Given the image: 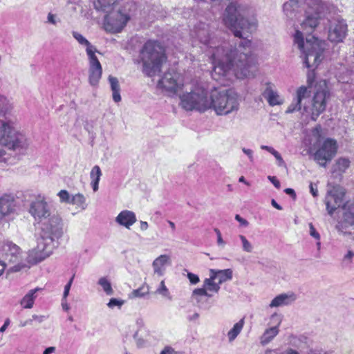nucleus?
Instances as JSON below:
<instances>
[{
    "instance_id": "obj_1",
    "label": "nucleus",
    "mask_w": 354,
    "mask_h": 354,
    "mask_svg": "<svg viewBox=\"0 0 354 354\" xmlns=\"http://www.w3.org/2000/svg\"><path fill=\"white\" fill-rule=\"evenodd\" d=\"M195 33L201 43L212 49L209 53L213 64L211 75L214 80H222L231 71L239 79L255 76L257 67L254 57L251 54L250 40L243 39L234 49L225 42L216 46V40L210 38L209 26L204 23L196 26Z\"/></svg>"
},
{
    "instance_id": "obj_2",
    "label": "nucleus",
    "mask_w": 354,
    "mask_h": 354,
    "mask_svg": "<svg viewBox=\"0 0 354 354\" xmlns=\"http://www.w3.org/2000/svg\"><path fill=\"white\" fill-rule=\"evenodd\" d=\"M39 236L37 246L29 251L28 261L37 263L48 257L56 247L55 243L64 234V222L57 213L39 223Z\"/></svg>"
},
{
    "instance_id": "obj_3",
    "label": "nucleus",
    "mask_w": 354,
    "mask_h": 354,
    "mask_svg": "<svg viewBox=\"0 0 354 354\" xmlns=\"http://www.w3.org/2000/svg\"><path fill=\"white\" fill-rule=\"evenodd\" d=\"M142 72L149 77L158 74L162 65L166 62L164 46L157 41H147L140 51Z\"/></svg>"
},
{
    "instance_id": "obj_4",
    "label": "nucleus",
    "mask_w": 354,
    "mask_h": 354,
    "mask_svg": "<svg viewBox=\"0 0 354 354\" xmlns=\"http://www.w3.org/2000/svg\"><path fill=\"white\" fill-rule=\"evenodd\" d=\"M246 9L236 2L231 3L226 8L223 14V21L239 38H244L246 32H252L256 28L255 21H249L245 18Z\"/></svg>"
},
{
    "instance_id": "obj_5",
    "label": "nucleus",
    "mask_w": 354,
    "mask_h": 354,
    "mask_svg": "<svg viewBox=\"0 0 354 354\" xmlns=\"http://www.w3.org/2000/svg\"><path fill=\"white\" fill-rule=\"evenodd\" d=\"M294 41L303 53L305 66L307 68H316L324 58L323 53L326 46L325 41L312 36L306 37L304 42L299 30H296Z\"/></svg>"
},
{
    "instance_id": "obj_6",
    "label": "nucleus",
    "mask_w": 354,
    "mask_h": 354,
    "mask_svg": "<svg viewBox=\"0 0 354 354\" xmlns=\"http://www.w3.org/2000/svg\"><path fill=\"white\" fill-rule=\"evenodd\" d=\"M209 109L218 115H227L237 112L240 106L239 94L232 89L213 91L209 97Z\"/></svg>"
},
{
    "instance_id": "obj_7",
    "label": "nucleus",
    "mask_w": 354,
    "mask_h": 354,
    "mask_svg": "<svg viewBox=\"0 0 354 354\" xmlns=\"http://www.w3.org/2000/svg\"><path fill=\"white\" fill-rule=\"evenodd\" d=\"M13 124L10 120L0 121V162L4 159L6 149L16 150L28 146L25 136L18 133Z\"/></svg>"
},
{
    "instance_id": "obj_8",
    "label": "nucleus",
    "mask_w": 354,
    "mask_h": 354,
    "mask_svg": "<svg viewBox=\"0 0 354 354\" xmlns=\"http://www.w3.org/2000/svg\"><path fill=\"white\" fill-rule=\"evenodd\" d=\"M180 106L187 111L196 110L204 112L209 109V98L207 96V91L203 86H192L188 91L179 95Z\"/></svg>"
},
{
    "instance_id": "obj_9",
    "label": "nucleus",
    "mask_w": 354,
    "mask_h": 354,
    "mask_svg": "<svg viewBox=\"0 0 354 354\" xmlns=\"http://www.w3.org/2000/svg\"><path fill=\"white\" fill-rule=\"evenodd\" d=\"M326 7L321 0H310L308 3L306 19L301 24V29L303 37H310V35L317 26L322 16L324 14Z\"/></svg>"
},
{
    "instance_id": "obj_10",
    "label": "nucleus",
    "mask_w": 354,
    "mask_h": 354,
    "mask_svg": "<svg viewBox=\"0 0 354 354\" xmlns=\"http://www.w3.org/2000/svg\"><path fill=\"white\" fill-rule=\"evenodd\" d=\"M2 250L5 259L14 265L10 268V272H19L22 268L27 267L28 264H34L28 261L29 252L26 259H24L21 249L12 241H5Z\"/></svg>"
},
{
    "instance_id": "obj_11",
    "label": "nucleus",
    "mask_w": 354,
    "mask_h": 354,
    "mask_svg": "<svg viewBox=\"0 0 354 354\" xmlns=\"http://www.w3.org/2000/svg\"><path fill=\"white\" fill-rule=\"evenodd\" d=\"M330 97V92L324 82L317 88L312 99V107L310 109V118L315 121L319 115L322 113L326 107L327 100Z\"/></svg>"
},
{
    "instance_id": "obj_12",
    "label": "nucleus",
    "mask_w": 354,
    "mask_h": 354,
    "mask_svg": "<svg viewBox=\"0 0 354 354\" xmlns=\"http://www.w3.org/2000/svg\"><path fill=\"white\" fill-rule=\"evenodd\" d=\"M29 213L38 224L55 214L51 211L50 206L45 197L41 195H39L35 200L31 201Z\"/></svg>"
},
{
    "instance_id": "obj_13",
    "label": "nucleus",
    "mask_w": 354,
    "mask_h": 354,
    "mask_svg": "<svg viewBox=\"0 0 354 354\" xmlns=\"http://www.w3.org/2000/svg\"><path fill=\"white\" fill-rule=\"evenodd\" d=\"M337 151L335 140L326 138L320 147L314 153V160L323 167H326L327 162H330Z\"/></svg>"
},
{
    "instance_id": "obj_14",
    "label": "nucleus",
    "mask_w": 354,
    "mask_h": 354,
    "mask_svg": "<svg viewBox=\"0 0 354 354\" xmlns=\"http://www.w3.org/2000/svg\"><path fill=\"white\" fill-rule=\"evenodd\" d=\"M344 210L342 220L336 229L343 234L354 233V200L348 201L342 205Z\"/></svg>"
},
{
    "instance_id": "obj_15",
    "label": "nucleus",
    "mask_w": 354,
    "mask_h": 354,
    "mask_svg": "<svg viewBox=\"0 0 354 354\" xmlns=\"http://www.w3.org/2000/svg\"><path fill=\"white\" fill-rule=\"evenodd\" d=\"M129 19V15L123 13L120 10L113 12L105 17L104 28L106 32H120L127 25Z\"/></svg>"
},
{
    "instance_id": "obj_16",
    "label": "nucleus",
    "mask_w": 354,
    "mask_h": 354,
    "mask_svg": "<svg viewBox=\"0 0 354 354\" xmlns=\"http://www.w3.org/2000/svg\"><path fill=\"white\" fill-rule=\"evenodd\" d=\"M344 196V188L339 185L334 186L328 191L325 198V204L330 215H332L337 208L343 205Z\"/></svg>"
},
{
    "instance_id": "obj_17",
    "label": "nucleus",
    "mask_w": 354,
    "mask_h": 354,
    "mask_svg": "<svg viewBox=\"0 0 354 354\" xmlns=\"http://www.w3.org/2000/svg\"><path fill=\"white\" fill-rule=\"evenodd\" d=\"M158 86L165 89L166 91L176 93L183 84L180 79L178 73L174 71H169L165 73L163 77L159 80Z\"/></svg>"
},
{
    "instance_id": "obj_18",
    "label": "nucleus",
    "mask_w": 354,
    "mask_h": 354,
    "mask_svg": "<svg viewBox=\"0 0 354 354\" xmlns=\"http://www.w3.org/2000/svg\"><path fill=\"white\" fill-rule=\"evenodd\" d=\"M310 96V91L305 86L299 87L296 91V95L291 104L288 106L286 113H292L295 111H301L302 114L308 112L306 106L302 107V101Z\"/></svg>"
},
{
    "instance_id": "obj_19",
    "label": "nucleus",
    "mask_w": 354,
    "mask_h": 354,
    "mask_svg": "<svg viewBox=\"0 0 354 354\" xmlns=\"http://www.w3.org/2000/svg\"><path fill=\"white\" fill-rule=\"evenodd\" d=\"M262 86L261 95L267 100L270 106H274L283 103V99L279 95L273 83L266 82Z\"/></svg>"
},
{
    "instance_id": "obj_20",
    "label": "nucleus",
    "mask_w": 354,
    "mask_h": 354,
    "mask_svg": "<svg viewBox=\"0 0 354 354\" xmlns=\"http://www.w3.org/2000/svg\"><path fill=\"white\" fill-rule=\"evenodd\" d=\"M347 25L343 19H336L330 25L328 31V39L332 42L342 41L346 37Z\"/></svg>"
},
{
    "instance_id": "obj_21",
    "label": "nucleus",
    "mask_w": 354,
    "mask_h": 354,
    "mask_svg": "<svg viewBox=\"0 0 354 354\" xmlns=\"http://www.w3.org/2000/svg\"><path fill=\"white\" fill-rule=\"evenodd\" d=\"M89 60V82L92 86L97 85L102 73V68L95 53L88 55Z\"/></svg>"
},
{
    "instance_id": "obj_22",
    "label": "nucleus",
    "mask_w": 354,
    "mask_h": 354,
    "mask_svg": "<svg viewBox=\"0 0 354 354\" xmlns=\"http://www.w3.org/2000/svg\"><path fill=\"white\" fill-rule=\"evenodd\" d=\"M17 210V202L12 195L4 194L0 197V219L8 216Z\"/></svg>"
},
{
    "instance_id": "obj_23",
    "label": "nucleus",
    "mask_w": 354,
    "mask_h": 354,
    "mask_svg": "<svg viewBox=\"0 0 354 354\" xmlns=\"http://www.w3.org/2000/svg\"><path fill=\"white\" fill-rule=\"evenodd\" d=\"M136 221V214L130 210H123L115 217V222L118 224L129 230Z\"/></svg>"
},
{
    "instance_id": "obj_24",
    "label": "nucleus",
    "mask_w": 354,
    "mask_h": 354,
    "mask_svg": "<svg viewBox=\"0 0 354 354\" xmlns=\"http://www.w3.org/2000/svg\"><path fill=\"white\" fill-rule=\"evenodd\" d=\"M171 264L170 257L167 254H162L158 257L152 263L153 272L159 277L163 276L166 266Z\"/></svg>"
},
{
    "instance_id": "obj_25",
    "label": "nucleus",
    "mask_w": 354,
    "mask_h": 354,
    "mask_svg": "<svg viewBox=\"0 0 354 354\" xmlns=\"http://www.w3.org/2000/svg\"><path fill=\"white\" fill-rule=\"evenodd\" d=\"M297 299V296L294 292L283 293L275 297L270 302V308H276L283 306H287L294 302Z\"/></svg>"
},
{
    "instance_id": "obj_26",
    "label": "nucleus",
    "mask_w": 354,
    "mask_h": 354,
    "mask_svg": "<svg viewBox=\"0 0 354 354\" xmlns=\"http://www.w3.org/2000/svg\"><path fill=\"white\" fill-rule=\"evenodd\" d=\"M209 272L210 274H212V275L215 276V279L218 280V283L219 285L227 281L231 280L232 278V270L231 269H210Z\"/></svg>"
},
{
    "instance_id": "obj_27",
    "label": "nucleus",
    "mask_w": 354,
    "mask_h": 354,
    "mask_svg": "<svg viewBox=\"0 0 354 354\" xmlns=\"http://www.w3.org/2000/svg\"><path fill=\"white\" fill-rule=\"evenodd\" d=\"M41 290L42 289L40 288H36L29 290L21 299L20 304L24 308H32L33 307L35 300L37 297L35 294Z\"/></svg>"
},
{
    "instance_id": "obj_28",
    "label": "nucleus",
    "mask_w": 354,
    "mask_h": 354,
    "mask_svg": "<svg viewBox=\"0 0 354 354\" xmlns=\"http://www.w3.org/2000/svg\"><path fill=\"white\" fill-rule=\"evenodd\" d=\"M108 80L111 86V89L112 91V97L113 101L115 102H120V86L118 78L112 75H109L108 77Z\"/></svg>"
},
{
    "instance_id": "obj_29",
    "label": "nucleus",
    "mask_w": 354,
    "mask_h": 354,
    "mask_svg": "<svg viewBox=\"0 0 354 354\" xmlns=\"http://www.w3.org/2000/svg\"><path fill=\"white\" fill-rule=\"evenodd\" d=\"M299 1L297 0H289L284 3L283 10L288 18H293L296 15L299 8Z\"/></svg>"
},
{
    "instance_id": "obj_30",
    "label": "nucleus",
    "mask_w": 354,
    "mask_h": 354,
    "mask_svg": "<svg viewBox=\"0 0 354 354\" xmlns=\"http://www.w3.org/2000/svg\"><path fill=\"white\" fill-rule=\"evenodd\" d=\"M72 35L80 44L86 46V51L87 55H92L97 52L96 48L91 45V44L82 35L75 31H73Z\"/></svg>"
},
{
    "instance_id": "obj_31",
    "label": "nucleus",
    "mask_w": 354,
    "mask_h": 354,
    "mask_svg": "<svg viewBox=\"0 0 354 354\" xmlns=\"http://www.w3.org/2000/svg\"><path fill=\"white\" fill-rule=\"evenodd\" d=\"M279 333L278 326L269 328L265 330L260 337V342L262 345H266Z\"/></svg>"
},
{
    "instance_id": "obj_32",
    "label": "nucleus",
    "mask_w": 354,
    "mask_h": 354,
    "mask_svg": "<svg viewBox=\"0 0 354 354\" xmlns=\"http://www.w3.org/2000/svg\"><path fill=\"white\" fill-rule=\"evenodd\" d=\"M245 324L244 317L236 323L227 333L229 342H232L241 332Z\"/></svg>"
},
{
    "instance_id": "obj_33",
    "label": "nucleus",
    "mask_w": 354,
    "mask_h": 354,
    "mask_svg": "<svg viewBox=\"0 0 354 354\" xmlns=\"http://www.w3.org/2000/svg\"><path fill=\"white\" fill-rule=\"evenodd\" d=\"M12 109V104L5 96L0 95V118H6Z\"/></svg>"
},
{
    "instance_id": "obj_34",
    "label": "nucleus",
    "mask_w": 354,
    "mask_h": 354,
    "mask_svg": "<svg viewBox=\"0 0 354 354\" xmlns=\"http://www.w3.org/2000/svg\"><path fill=\"white\" fill-rule=\"evenodd\" d=\"M215 276L212 275L209 278H207L203 281V286L205 288L207 291H211L217 293L220 290V285L218 282L215 281Z\"/></svg>"
},
{
    "instance_id": "obj_35",
    "label": "nucleus",
    "mask_w": 354,
    "mask_h": 354,
    "mask_svg": "<svg viewBox=\"0 0 354 354\" xmlns=\"http://www.w3.org/2000/svg\"><path fill=\"white\" fill-rule=\"evenodd\" d=\"M70 204L76 205L82 210L86 209L87 207L86 198L82 194L80 193L76 194L71 196Z\"/></svg>"
},
{
    "instance_id": "obj_36",
    "label": "nucleus",
    "mask_w": 354,
    "mask_h": 354,
    "mask_svg": "<svg viewBox=\"0 0 354 354\" xmlns=\"http://www.w3.org/2000/svg\"><path fill=\"white\" fill-rule=\"evenodd\" d=\"M116 1L117 0H97L94 2V6L96 10L107 12V10L114 5Z\"/></svg>"
},
{
    "instance_id": "obj_37",
    "label": "nucleus",
    "mask_w": 354,
    "mask_h": 354,
    "mask_svg": "<svg viewBox=\"0 0 354 354\" xmlns=\"http://www.w3.org/2000/svg\"><path fill=\"white\" fill-rule=\"evenodd\" d=\"M98 284L102 288L103 290L107 295H113V290L112 288L111 282L106 277H101L98 280Z\"/></svg>"
},
{
    "instance_id": "obj_38",
    "label": "nucleus",
    "mask_w": 354,
    "mask_h": 354,
    "mask_svg": "<svg viewBox=\"0 0 354 354\" xmlns=\"http://www.w3.org/2000/svg\"><path fill=\"white\" fill-rule=\"evenodd\" d=\"M156 292L161 295L162 296L167 298L169 300L171 299V296L170 295V292H169L168 288L166 287V286L165 284L164 280L161 281V282L160 283V286L156 290Z\"/></svg>"
},
{
    "instance_id": "obj_39",
    "label": "nucleus",
    "mask_w": 354,
    "mask_h": 354,
    "mask_svg": "<svg viewBox=\"0 0 354 354\" xmlns=\"http://www.w3.org/2000/svg\"><path fill=\"white\" fill-rule=\"evenodd\" d=\"M241 243H242V248L244 252L251 253L253 251V245L252 243L246 239V237L243 235L239 236Z\"/></svg>"
},
{
    "instance_id": "obj_40",
    "label": "nucleus",
    "mask_w": 354,
    "mask_h": 354,
    "mask_svg": "<svg viewBox=\"0 0 354 354\" xmlns=\"http://www.w3.org/2000/svg\"><path fill=\"white\" fill-rule=\"evenodd\" d=\"M350 165V161L346 158H339L336 162L337 169L344 171Z\"/></svg>"
},
{
    "instance_id": "obj_41",
    "label": "nucleus",
    "mask_w": 354,
    "mask_h": 354,
    "mask_svg": "<svg viewBox=\"0 0 354 354\" xmlns=\"http://www.w3.org/2000/svg\"><path fill=\"white\" fill-rule=\"evenodd\" d=\"M149 293V288L142 286L136 290H133L131 297H142Z\"/></svg>"
},
{
    "instance_id": "obj_42",
    "label": "nucleus",
    "mask_w": 354,
    "mask_h": 354,
    "mask_svg": "<svg viewBox=\"0 0 354 354\" xmlns=\"http://www.w3.org/2000/svg\"><path fill=\"white\" fill-rule=\"evenodd\" d=\"M102 176V171L99 166H94L90 173L91 181L100 180Z\"/></svg>"
},
{
    "instance_id": "obj_43",
    "label": "nucleus",
    "mask_w": 354,
    "mask_h": 354,
    "mask_svg": "<svg viewBox=\"0 0 354 354\" xmlns=\"http://www.w3.org/2000/svg\"><path fill=\"white\" fill-rule=\"evenodd\" d=\"M192 296L196 299L197 301H199L198 296H207L212 297V295L208 293L205 288H196L192 293Z\"/></svg>"
},
{
    "instance_id": "obj_44",
    "label": "nucleus",
    "mask_w": 354,
    "mask_h": 354,
    "mask_svg": "<svg viewBox=\"0 0 354 354\" xmlns=\"http://www.w3.org/2000/svg\"><path fill=\"white\" fill-rule=\"evenodd\" d=\"M57 196H59V201L61 203L70 204L71 196H70L68 191L62 189L58 192Z\"/></svg>"
},
{
    "instance_id": "obj_45",
    "label": "nucleus",
    "mask_w": 354,
    "mask_h": 354,
    "mask_svg": "<svg viewBox=\"0 0 354 354\" xmlns=\"http://www.w3.org/2000/svg\"><path fill=\"white\" fill-rule=\"evenodd\" d=\"M354 257V252L348 250L346 254H344L342 259V263L347 266L351 263L352 260Z\"/></svg>"
},
{
    "instance_id": "obj_46",
    "label": "nucleus",
    "mask_w": 354,
    "mask_h": 354,
    "mask_svg": "<svg viewBox=\"0 0 354 354\" xmlns=\"http://www.w3.org/2000/svg\"><path fill=\"white\" fill-rule=\"evenodd\" d=\"M124 304L123 300L118 299L115 298H111L109 300V302L107 304V306L110 308H113L115 306H118V308H120Z\"/></svg>"
},
{
    "instance_id": "obj_47",
    "label": "nucleus",
    "mask_w": 354,
    "mask_h": 354,
    "mask_svg": "<svg viewBox=\"0 0 354 354\" xmlns=\"http://www.w3.org/2000/svg\"><path fill=\"white\" fill-rule=\"evenodd\" d=\"M214 232L217 236V244L219 247L223 248L225 245V242L222 238L221 232L218 228H214Z\"/></svg>"
},
{
    "instance_id": "obj_48",
    "label": "nucleus",
    "mask_w": 354,
    "mask_h": 354,
    "mask_svg": "<svg viewBox=\"0 0 354 354\" xmlns=\"http://www.w3.org/2000/svg\"><path fill=\"white\" fill-rule=\"evenodd\" d=\"M75 277V275H73V277L71 278L69 281L67 283V284L64 287V291L63 294V300H66V297H68L69 294V291L73 281V279Z\"/></svg>"
},
{
    "instance_id": "obj_49",
    "label": "nucleus",
    "mask_w": 354,
    "mask_h": 354,
    "mask_svg": "<svg viewBox=\"0 0 354 354\" xmlns=\"http://www.w3.org/2000/svg\"><path fill=\"white\" fill-rule=\"evenodd\" d=\"M309 228H310V235L311 236H313V238H315V239L319 241L320 239V235L317 232L316 229L315 228V227L312 223H309Z\"/></svg>"
},
{
    "instance_id": "obj_50",
    "label": "nucleus",
    "mask_w": 354,
    "mask_h": 354,
    "mask_svg": "<svg viewBox=\"0 0 354 354\" xmlns=\"http://www.w3.org/2000/svg\"><path fill=\"white\" fill-rule=\"evenodd\" d=\"M187 277H188L190 283H192V284H196L200 281L199 280V277H198V275H196L195 274H193V273H191V272H189L187 274Z\"/></svg>"
},
{
    "instance_id": "obj_51",
    "label": "nucleus",
    "mask_w": 354,
    "mask_h": 354,
    "mask_svg": "<svg viewBox=\"0 0 354 354\" xmlns=\"http://www.w3.org/2000/svg\"><path fill=\"white\" fill-rule=\"evenodd\" d=\"M235 219L240 223L241 226L247 227L249 225L248 221L242 218L239 214L235 215Z\"/></svg>"
},
{
    "instance_id": "obj_52",
    "label": "nucleus",
    "mask_w": 354,
    "mask_h": 354,
    "mask_svg": "<svg viewBox=\"0 0 354 354\" xmlns=\"http://www.w3.org/2000/svg\"><path fill=\"white\" fill-rule=\"evenodd\" d=\"M273 156L275 157V158L278 161L279 166H285V162L283 161L281 156L280 155V153L278 151H276L273 153Z\"/></svg>"
},
{
    "instance_id": "obj_53",
    "label": "nucleus",
    "mask_w": 354,
    "mask_h": 354,
    "mask_svg": "<svg viewBox=\"0 0 354 354\" xmlns=\"http://www.w3.org/2000/svg\"><path fill=\"white\" fill-rule=\"evenodd\" d=\"M243 152L248 156V158L250 159V162L254 161V156H253V151L250 149H242Z\"/></svg>"
},
{
    "instance_id": "obj_54",
    "label": "nucleus",
    "mask_w": 354,
    "mask_h": 354,
    "mask_svg": "<svg viewBox=\"0 0 354 354\" xmlns=\"http://www.w3.org/2000/svg\"><path fill=\"white\" fill-rule=\"evenodd\" d=\"M310 191L312 195L314 197H317L318 196V189L316 185H314L313 183H310Z\"/></svg>"
},
{
    "instance_id": "obj_55",
    "label": "nucleus",
    "mask_w": 354,
    "mask_h": 354,
    "mask_svg": "<svg viewBox=\"0 0 354 354\" xmlns=\"http://www.w3.org/2000/svg\"><path fill=\"white\" fill-rule=\"evenodd\" d=\"M268 178L270 180V181L274 185V186L277 188V189H279L280 188V183L279 181L277 179V178L275 176H269L268 177Z\"/></svg>"
},
{
    "instance_id": "obj_56",
    "label": "nucleus",
    "mask_w": 354,
    "mask_h": 354,
    "mask_svg": "<svg viewBox=\"0 0 354 354\" xmlns=\"http://www.w3.org/2000/svg\"><path fill=\"white\" fill-rule=\"evenodd\" d=\"M160 354H176L174 348L170 346H166Z\"/></svg>"
},
{
    "instance_id": "obj_57",
    "label": "nucleus",
    "mask_w": 354,
    "mask_h": 354,
    "mask_svg": "<svg viewBox=\"0 0 354 354\" xmlns=\"http://www.w3.org/2000/svg\"><path fill=\"white\" fill-rule=\"evenodd\" d=\"M48 22L51 24H53V25H55L56 24V19H55V15L52 14V13H48Z\"/></svg>"
},
{
    "instance_id": "obj_58",
    "label": "nucleus",
    "mask_w": 354,
    "mask_h": 354,
    "mask_svg": "<svg viewBox=\"0 0 354 354\" xmlns=\"http://www.w3.org/2000/svg\"><path fill=\"white\" fill-rule=\"evenodd\" d=\"M10 319L7 318L5 320L3 325L0 328V333H3L7 329L8 326L10 325Z\"/></svg>"
},
{
    "instance_id": "obj_59",
    "label": "nucleus",
    "mask_w": 354,
    "mask_h": 354,
    "mask_svg": "<svg viewBox=\"0 0 354 354\" xmlns=\"http://www.w3.org/2000/svg\"><path fill=\"white\" fill-rule=\"evenodd\" d=\"M284 192L286 194L290 195L293 199L296 198V194L294 189L291 188H286L285 189Z\"/></svg>"
},
{
    "instance_id": "obj_60",
    "label": "nucleus",
    "mask_w": 354,
    "mask_h": 354,
    "mask_svg": "<svg viewBox=\"0 0 354 354\" xmlns=\"http://www.w3.org/2000/svg\"><path fill=\"white\" fill-rule=\"evenodd\" d=\"M261 149L268 151V152H270L272 155L276 151V150L273 147H269V146H266V145H261Z\"/></svg>"
},
{
    "instance_id": "obj_61",
    "label": "nucleus",
    "mask_w": 354,
    "mask_h": 354,
    "mask_svg": "<svg viewBox=\"0 0 354 354\" xmlns=\"http://www.w3.org/2000/svg\"><path fill=\"white\" fill-rule=\"evenodd\" d=\"M44 316L43 315H33L32 316V319L34 320H37L39 322H42L44 321Z\"/></svg>"
},
{
    "instance_id": "obj_62",
    "label": "nucleus",
    "mask_w": 354,
    "mask_h": 354,
    "mask_svg": "<svg viewBox=\"0 0 354 354\" xmlns=\"http://www.w3.org/2000/svg\"><path fill=\"white\" fill-rule=\"evenodd\" d=\"M55 351V347L50 346V347H48V348H46L44 350L43 354H50V353H54Z\"/></svg>"
},
{
    "instance_id": "obj_63",
    "label": "nucleus",
    "mask_w": 354,
    "mask_h": 354,
    "mask_svg": "<svg viewBox=\"0 0 354 354\" xmlns=\"http://www.w3.org/2000/svg\"><path fill=\"white\" fill-rule=\"evenodd\" d=\"M148 223L146 221H140V230L145 231L148 229Z\"/></svg>"
},
{
    "instance_id": "obj_64",
    "label": "nucleus",
    "mask_w": 354,
    "mask_h": 354,
    "mask_svg": "<svg viewBox=\"0 0 354 354\" xmlns=\"http://www.w3.org/2000/svg\"><path fill=\"white\" fill-rule=\"evenodd\" d=\"M283 354H299V353L292 348H288Z\"/></svg>"
}]
</instances>
